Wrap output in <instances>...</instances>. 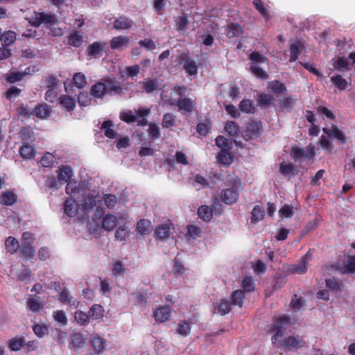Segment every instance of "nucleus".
<instances>
[{
    "label": "nucleus",
    "mask_w": 355,
    "mask_h": 355,
    "mask_svg": "<svg viewBox=\"0 0 355 355\" xmlns=\"http://www.w3.org/2000/svg\"><path fill=\"white\" fill-rule=\"evenodd\" d=\"M291 317L286 314L280 315L274 320L270 329L273 333L271 338L273 345H276L278 338L284 335L286 327L291 324Z\"/></svg>",
    "instance_id": "1"
},
{
    "label": "nucleus",
    "mask_w": 355,
    "mask_h": 355,
    "mask_svg": "<svg viewBox=\"0 0 355 355\" xmlns=\"http://www.w3.org/2000/svg\"><path fill=\"white\" fill-rule=\"evenodd\" d=\"M230 182L231 188L222 190L220 195L221 201L226 205L235 203L239 196V188L241 185V180L238 178H233Z\"/></svg>",
    "instance_id": "2"
},
{
    "label": "nucleus",
    "mask_w": 355,
    "mask_h": 355,
    "mask_svg": "<svg viewBox=\"0 0 355 355\" xmlns=\"http://www.w3.org/2000/svg\"><path fill=\"white\" fill-rule=\"evenodd\" d=\"M35 238L31 232H26L22 235V244L20 249V256L23 259H33L35 250L33 245Z\"/></svg>",
    "instance_id": "3"
},
{
    "label": "nucleus",
    "mask_w": 355,
    "mask_h": 355,
    "mask_svg": "<svg viewBox=\"0 0 355 355\" xmlns=\"http://www.w3.org/2000/svg\"><path fill=\"white\" fill-rule=\"evenodd\" d=\"M262 123L259 120H250L242 132V137L245 141L257 139L263 132Z\"/></svg>",
    "instance_id": "4"
},
{
    "label": "nucleus",
    "mask_w": 355,
    "mask_h": 355,
    "mask_svg": "<svg viewBox=\"0 0 355 355\" xmlns=\"http://www.w3.org/2000/svg\"><path fill=\"white\" fill-rule=\"evenodd\" d=\"M315 155V147L308 145L306 150L299 146H293L291 150V157L295 162H300L302 159H312Z\"/></svg>",
    "instance_id": "5"
},
{
    "label": "nucleus",
    "mask_w": 355,
    "mask_h": 355,
    "mask_svg": "<svg viewBox=\"0 0 355 355\" xmlns=\"http://www.w3.org/2000/svg\"><path fill=\"white\" fill-rule=\"evenodd\" d=\"M305 345V341L300 336H289L275 345L279 348H286L291 351H297Z\"/></svg>",
    "instance_id": "6"
},
{
    "label": "nucleus",
    "mask_w": 355,
    "mask_h": 355,
    "mask_svg": "<svg viewBox=\"0 0 355 355\" xmlns=\"http://www.w3.org/2000/svg\"><path fill=\"white\" fill-rule=\"evenodd\" d=\"M30 22L33 26L38 27L42 24L46 26H51L57 24L59 21L54 14H47L43 12H35L34 17L32 18Z\"/></svg>",
    "instance_id": "7"
},
{
    "label": "nucleus",
    "mask_w": 355,
    "mask_h": 355,
    "mask_svg": "<svg viewBox=\"0 0 355 355\" xmlns=\"http://www.w3.org/2000/svg\"><path fill=\"white\" fill-rule=\"evenodd\" d=\"M166 103L171 106H177L182 114L191 113L196 107V102L190 98H180L177 101L166 100Z\"/></svg>",
    "instance_id": "8"
},
{
    "label": "nucleus",
    "mask_w": 355,
    "mask_h": 355,
    "mask_svg": "<svg viewBox=\"0 0 355 355\" xmlns=\"http://www.w3.org/2000/svg\"><path fill=\"white\" fill-rule=\"evenodd\" d=\"M106 88L107 94L121 95L123 93V89L121 83L114 77L105 76L103 78Z\"/></svg>",
    "instance_id": "9"
},
{
    "label": "nucleus",
    "mask_w": 355,
    "mask_h": 355,
    "mask_svg": "<svg viewBox=\"0 0 355 355\" xmlns=\"http://www.w3.org/2000/svg\"><path fill=\"white\" fill-rule=\"evenodd\" d=\"M322 132L330 139H336L341 144H345L347 143V136L335 124H331L329 128H323Z\"/></svg>",
    "instance_id": "10"
},
{
    "label": "nucleus",
    "mask_w": 355,
    "mask_h": 355,
    "mask_svg": "<svg viewBox=\"0 0 355 355\" xmlns=\"http://www.w3.org/2000/svg\"><path fill=\"white\" fill-rule=\"evenodd\" d=\"M172 309L168 305L162 306L154 311L153 316L158 323L169 321L171 318Z\"/></svg>",
    "instance_id": "11"
},
{
    "label": "nucleus",
    "mask_w": 355,
    "mask_h": 355,
    "mask_svg": "<svg viewBox=\"0 0 355 355\" xmlns=\"http://www.w3.org/2000/svg\"><path fill=\"white\" fill-rule=\"evenodd\" d=\"M45 302L37 295H31L26 302L27 309L33 313H38L43 310Z\"/></svg>",
    "instance_id": "12"
},
{
    "label": "nucleus",
    "mask_w": 355,
    "mask_h": 355,
    "mask_svg": "<svg viewBox=\"0 0 355 355\" xmlns=\"http://www.w3.org/2000/svg\"><path fill=\"white\" fill-rule=\"evenodd\" d=\"M181 64H183V68L189 76H196L198 73V65L189 55H183L181 59Z\"/></svg>",
    "instance_id": "13"
},
{
    "label": "nucleus",
    "mask_w": 355,
    "mask_h": 355,
    "mask_svg": "<svg viewBox=\"0 0 355 355\" xmlns=\"http://www.w3.org/2000/svg\"><path fill=\"white\" fill-rule=\"evenodd\" d=\"M106 88L103 78L92 86L90 94L96 98H103L107 95Z\"/></svg>",
    "instance_id": "14"
},
{
    "label": "nucleus",
    "mask_w": 355,
    "mask_h": 355,
    "mask_svg": "<svg viewBox=\"0 0 355 355\" xmlns=\"http://www.w3.org/2000/svg\"><path fill=\"white\" fill-rule=\"evenodd\" d=\"M17 200V196L12 190L6 191L0 195V203L5 206H12Z\"/></svg>",
    "instance_id": "15"
},
{
    "label": "nucleus",
    "mask_w": 355,
    "mask_h": 355,
    "mask_svg": "<svg viewBox=\"0 0 355 355\" xmlns=\"http://www.w3.org/2000/svg\"><path fill=\"white\" fill-rule=\"evenodd\" d=\"M129 43V37L123 35L116 36L110 41V48L112 49H121L123 47H128Z\"/></svg>",
    "instance_id": "16"
},
{
    "label": "nucleus",
    "mask_w": 355,
    "mask_h": 355,
    "mask_svg": "<svg viewBox=\"0 0 355 355\" xmlns=\"http://www.w3.org/2000/svg\"><path fill=\"white\" fill-rule=\"evenodd\" d=\"M91 345L96 352L100 353L105 349L106 340L104 338L92 334L90 337Z\"/></svg>",
    "instance_id": "17"
},
{
    "label": "nucleus",
    "mask_w": 355,
    "mask_h": 355,
    "mask_svg": "<svg viewBox=\"0 0 355 355\" xmlns=\"http://www.w3.org/2000/svg\"><path fill=\"white\" fill-rule=\"evenodd\" d=\"M279 172L285 177L294 176L297 173V167L291 162L285 163L283 162L280 163Z\"/></svg>",
    "instance_id": "18"
},
{
    "label": "nucleus",
    "mask_w": 355,
    "mask_h": 355,
    "mask_svg": "<svg viewBox=\"0 0 355 355\" xmlns=\"http://www.w3.org/2000/svg\"><path fill=\"white\" fill-rule=\"evenodd\" d=\"M117 223V218L113 214H108L103 218L101 227L105 230L112 231L116 227Z\"/></svg>",
    "instance_id": "19"
},
{
    "label": "nucleus",
    "mask_w": 355,
    "mask_h": 355,
    "mask_svg": "<svg viewBox=\"0 0 355 355\" xmlns=\"http://www.w3.org/2000/svg\"><path fill=\"white\" fill-rule=\"evenodd\" d=\"M334 68L339 71H345L350 69L347 59L345 57H338L332 60Z\"/></svg>",
    "instance_id": "20"
},
{
    "label": "nucleus",
    "mask_w": 355,
    "mask_h": 355,
    "mask_svg": "<svg viewBox=\"0 0 355 355\" xmlns=\"http://www.w3.org/2000/svg\"><path fill=\"white\" fill-rule=\"evenodd\" d=\"M309 252H307L300 259L299 263L294 266L292 268V272L297 274H304L308 269V259Z\"/></svg>",
    "instance_id": "21"
},
{
    "label": "nucleus",
    "mask_w": 355,
    "mask_h": 355,
    "mask_svg": "<svg viewBox=\"0 0 355 355\" xmlns=\"http://www.w3.org/2000/svg\"><path fill=\"white\" fill-rule=\"evenodd\" d=\"M132 24L133 21L130 19L125 16H121L115 19L113 23V27L116 30L128 29Z\"/></svg>",
    "instance_id": "22"
},
{
    "label": "nucleus",
    "mask_w": 355,
    "mask_h": 355,
    "mask_svg": "<svg viewBox=\"0 0 355 355\" xmlns=\"http://www.w3.org/2000/svg\"><path fill=\"white\" fill-rule=\"evenodd\" d=\"M19 152L21 157L25 159H33L36 155L35 149L28 144L22 145Z\"/></svg>",
    "instance_id": "23"
},
{
    "label": "nucleus",
    "mask_w": 355,
    "mask_h": 355,
    "mask_svg": "<svg viewBox=\"0 0 355 355\" xmlns=\"http://www.w3.org/2000/svg\"><path fill=\"white\" fill-rule=\"evenodd\" d=\"M67 38L69 45L74 47H80L83 42V33L75 31L70 33Z\"/></svg>",
    "instance_id": "24"
},
{
    "label": "nucleus",
    "mask_w": 355,
    "mask_h": 355,
    "mask_svg": "<svg viewBox=\"0 0 355 355\" xmlns=\"http://www.w3.org/2000/svg\"><path fill=\"white\" fill-rule=\"evenodd\" d=\"M78 205L73 199H67L64 202V212L69 217H74L78 214Z\"/></svg>",
    "instance_id": "25"
},
{
    "label": "nucleus",
    "mask_w": 355,
    "mask_h": 355,
    "mask_svg": "<svg viewBox=\"0 0 355 355\" xmlns=\"http://www.w3.org/2000/svg\"><path fill=\"white\" fill-rule=\"evenodd\" d=\"M264 216L265 211L263 207L259 205H255L251 211V223L256 224L259 221L262 220Z\"/></svg>",
    "instance_id": "26"
},
{
    "label": "nucleus",
    "mask_w": 355,
    "mask_h": 355,
    "mask_svg": "<svg viewBox=\"0 0 355 355\" xmlns=\"http://www.w3.org/2000/svg\"><path fill=\"white\" fill-rule=\"evenodd\" d=\"M51 113V108L46 105L39 104L36 105L31 112L32 114L35 115L37 118L45 119Z\"/></svg>",
    "instance_id": "27"
},
{
    "label": "nucleus",
    "mask_w": 355,
    "mask_h": 355,
    "mask_svg": "<svg viewBox=\"0 0 355 355\" xmlns=\"http://www.w3.org/2000/svg\"><path fill=\"white\" fill-rule=\"evenodd\" d=\"M105 43H99L94 42L89 44L87 48V54L92 58H97L98 55L103 51Z\"/></svg>",
    "instance_id": "28"
},
{
    "label": "nucleus",
    "mask_w": 355,
    "mask_h": 355,
    "mask_svg": "<svg viewBox=\"0 0 355 355\" xmlns=\"http://www.w3.org/2000/svg\"><path fill=\"white\" fill-rule=\"evenodd\" d=\"M5 248L7 252L12 254L18 251L19 243L15 237L8 236L5 241Z\"/></svg>",
    "instance_id": "29"
},
{
    "label": "nucleus",
    "mask_w": 355,
    "mask_h": 355,
    "mask_svg": "<svg viewBox=\"0 0 355 355\" xmlns=\"http://www.w3.org/2000/svg\"><path fill=\"white\" fill-rule=\"evenodd\" d=\"M59 103L68 112H71L76 107L75 100L68 95H62L59 98Z\"/></svg>",
    "instance_id": "30"
},
{
    "label": "nucleus",
    "mask_w": 355,
    "mask_h": 355,
    "mask_svg": "<svg viewBox=\"0 0 355 355\" xmlns=\"http://www.w3.org/2000/svg\"><path fill=\"white\" fill-rule=\"evenodd\" d=\"M198 215L204 221L209 222L213 217V210L207 205H202L198 209Z\"/></svg>",
    "instance_id": "31"
},
{
    "label": "nucleus",
    "mask_w": 355,
    "mask_h": 355,
    "mask_svg": "<svg viewBox=\"0 0 355 355\" xmlns=\"http://www.w3.org/2000/svg\"><path fill=\"white\" fill-rule=\"evenodd\" d=\"M26 343V340L24 337L16 336L8 341V347L12 351L20 350Z\"/></svg>",
    "instance_id": "32"
},
{
    "label": "nucleus",
    "mask_w": 355,
    "mask_h": 355,
    "mask_svg": "<svg viewBox=\"0 0 355 355\" xmlns=\"http://www.w3.org/2000/svg\"><path fill=\"white\" fill-rule=\"evenodd\" d=\"M268 87L275 94H283L286 92V85L279 80H273L268 83Z\"/></svg>",
    "instance_id": "33"
},
{
    "label": "nucleus",
    "mask_w": 355,
    "mask_h": 355,
    "mask_svg": "<svg viewBox=\"0 0 355 355\" xmlns=\"http://www.w3.org/2000/svg\"><path fill=\"white\" fill-rule=\"evenodd\" d=\"M73 175L70 166H62L58 170V178L59 181L68 182Z\"/></svg>",
    "instance_id": "34"
},
{
    "label": "nucleus",
    "mask_w": 355,
    "mask_h": 355,
    "mask_svg": "<svg viewBox=\"0 0 355 355\" xmlns=\"http://www.w3.org/2000/svg\"><path fill=\"white\" fill-rule=\"evenodd\" d=\"M169 226L164 224L158 225L155 231V236L162 240H166L170 236Z\"/></svg>",
    "instance_id": "35"
},
{
    "label": "nucleus",
    "mask_w": 355,
    "mask_h": 355,
    "mask_svg": "<svg viewBox=\"0 0 355 355\" xmlns=\"http://www.w3.org/2000/svg\"><path fill=\"white\" fill-rule=\"evenodd\" d=\"M151 230L150 221L146 219H141L137 223V230L141 235L148 234Z\"/></svg>",
    "instance_id": "36"
},
{
    "label": "nucleus",
    "mask_w": 355,
    "mask_h": 355,
    "mask_svg": "<svg viewBox=\"0 0 355 355\" xmlns=\"http://www.w3.org/2000/svg\"><path fill=\"white\" fill-rule=\"evenodd\" d=\"M16 40V33L12 31L5 32L1 36V41L3 46H9Z\"/></svg>",
    "instance_id": "37"
},
{
    "label": "nucleus",
    "mask_w": 355,
    "mask_h": 355,
    "mask_svg": "<svg viewBox=\"0 0 355 355\" xmlns=\"http://www.w3.org/2000/svg\"><path fill=\"white\" fill-rule=\"evenodd\" d=\"M331 81L334 86L340 91L345 90L347 88L348 83L341 75L336 74L331 78Z\"/></svg>",
    "instance_id": "38"
},
{
    "label": "nucleus",
    "mask_w": 355,
    "mask_h": 355,
    "mask_svg": "<svg viewBox=\"0 0 355 355\" xmlns=\"http://www.w3.org/2000/svg\"><path fill=\"white\" fill-rule=\"evenodd\" d=\"M103 307L100 304H94L89 311V317L92 320H99L103 316Z\"/></svg>",
    "instance_id": "39"
},
{
    "label": "nucleus",
    "mask_w": 355,
    "mask_h": 355,
    "mask_svg": "<svg viewBox=\"0 0 355 355\" xmlns=\"http://www.w3.org/2000/svg\"><path fill=\"white\" fill-rule=\"evenodd\" d=\"M113 126L112 121L110 120H107L103 121L101 125V129L105 130V135L109 139H114L116 136V132L112 128Z\"/></svg>",
    "instance_id": "40"
},
{
    "label": "nucleus",
    "mask_w": 355,
    "mask_h": 355,
    "mask_svg": "<svg viewBox=\"0 0 355 355\" xmlns=\"http://www.w3.org/2000/svg\"><path fill=\"white\" fill-rule=\"evenodd\" d=\"M71 345L74 348H81L85 343V339L83 335L79 333H73L71 336Z\"/></svg>",
    "instance_id": "41"
},
{
    "label": "nucleus",
    "mask_w": 355,
    "mask_h": 355,
    "mask_svg": "<svg viewBox=\"0 0 355 355\" xmlns=\"http://www.w3.org/2000/svg\"><path fill=\"white\" fill-rule=\"evenodd\" d=\"M300 42L296 41L290 46V58L291 62H295L297 60L299 55L300 54Z\"/></svg>",
    "instance_id": "42"
},
{
    "label": "nucleus",
    "mask_w": 355,
    "mask_h": 355,
    "mask_svg": "<svg viewBox=\"0 0 355 355\" xmlns=\"http://www.w3.org/2000/svg\"><path fill=\"white\" fill-rule=\"evenodd\" d=\"M273 100L274 98L272 95L261 92L259 95L257 101L260 106L267 108L272 104Z\"/></svg>",
    "instance_id": "43"
},
{
    "label": "nucleus",
    "mask_w": 355,
    "mask_h": 355,
    "mask_svg": "<svg viewBox=\"0 0 355 355\" xmlns=\"http://www.w3.org/2000/svg\"><path fill=\"white\" fill-rule=\"evenodd\" d=\"M244 297V293L241 290L234 291L230 297L231 304L241 306L243 305V300Z\"/></svg>",
    "instance_id": "44"
},
{
    "label": "nucleus",
    "mask_w": 355,
    "mask_h": 355,
    "mask_svg": "<svg viewBox=\"0 0 355 355\" xmlns=\"http://www.w3.org/2000/svg\"><path fill=\"white\" fill-rule=\"evenodd\" d=\"M73 83L78 88H84L87 84L86 78L84 73L81 72L76 73L73 76Z\"/></svg>",
    "instance_id": "45"
},
{
    "label": "nucleus",
    "mask_w": 355,
    "mask_h": 355,
    "mask_svg": "<svg viewBox=\"0 0 355 355\" xmlns=\"http://www.w3.org/2000/svg\"><path fill=\"white\" fill-rule=\"evenodd\" d=\"M279 104L282 110H291L295 104V99L292 96L283 97L279 100Z\"/></svg>",
    "instance_id": "46"
},
{
    "label": "nucleus",
    "mask_w": 355,
    "mask_h": 355,
    "mask_svg": "<svg viewBox=\"0 0 355 355\" xmlns=\"http://www.w3.org/2000/svg\"><path fill=\"white\" fill-rule=\"evenodd\" d=\"M218 161L223 164H230L232 162V157L227 149H222L218 155Z\"/></svg>",
    "instance_id": "47"
},
{
    "label": "nucleus",
    "mask_w": 355,
    "mask_h": 355,
    "mask_svg": "<svg viewBox=\"0 0 355 355\" xmlns=\"http://www.w3.org/2000/svg\"><path fill=\"white\" fill-rule=\"evenodd\" d=\"M89 315L82 311H76L74 314L76 321L80 325L85 326L89 322Z\"/></svg>",
    "instance_id": "48"
},
{
    "label": "nucleus",
    "mask_w": 355,
    "mask_h": 355,
    "mask_svg": "<svg viewBox=\"0 0 355 355\" xmlns=\"http://www.w3.org/2000/svg\"><path fill=\"white\" fill-rule=\"evenodd\" d=\"M175 116L172 113H166L163 116L162 126L163 128H168L176 125Z\"/></svg>",
    "instance_id": "49"
},
{
    "label": "nucleus",
    "mask_w": 355,
    "mask_h": 355,
    "mask_svg": "<svg viewBox=\"0 0 355 355\" xmlns=\"http://www.w3.org/2000/svg\"><path fill=\"white\" fill-rule=\"evenodd\" d=\"M55 162V156L49 152H45L40 159V164L43 167H51Z\"/></svg>",
    "instance_id": "50"
},
{
    "label": "nucleus",
    "mask_w": 355,
    "mask_h": 355,
    "mask_svg": "<svg viewBox=\"0 0 355 355\" xmlns=\"http://www.w3.org/2000/svg\"><path fill=\"white\" fill-rule=\"evenodd\" d=\"M148 135L153 141L159 139L161 133L159 126L156 123H150L148 129Z\"/></svg>",
    "instance_id": "51"
},
{
    "label": "nucleus",
    "mask_w": 355,
    "mask_h": 355,
    "mask_svg": "<svg viewBox=\"0 0 355 355\" xmlns=\"http://www.w3.org/2000/svg\"><path fill=\"white\" fill-rule=\"evenodd\" d=\"M227 31L230 37H239L243 32L241 26L234 23L229 24Z\"/></svg>",
    "instance_id": "52"
},
{
    "label": "nucleus",
    "mask_w": 355,
    "mask_h": 355,
    "mask_svg": "<svg viewBox=\"0 0 355 355\" xmlns=\"http://www.w3.org/2000/svg\"><path fill=\"white\" fill-rule=\"evenodd\" d=\"M189 19L187 16H179L175 20V29L178 31L184 32L187 28Z\"/></svg>",
    "instance_id": "53"
},
{
    "label": "nucleus",
    "mask_w": 355,
    "mask_h": 355,
    "mask_svg": "<svg viewBox=\"0 0 355 355\" xmlns=\"http://www.w3.org/2000/svg\"><path fill=\"white\" fill-rule=\"evenodd\" d=\"M327 286L332 291L338 293L340 291L343 284L335 278L327 279L325 280Z\"/></svg>",
    "instance_id": "54"
},
{
    "label": "nucleus",
    "mask_w": 355,
    "mask_h": 355,
    "mask_svg": "<svg viewBox=\"0 0 355 355\" xmlns=\"http://www.w3.org/2000/svg\"><path fill=\"white\" fill-rule=\"evenodd\" d=\"M177 331L183 336H188L191 331L190 324L186 320H181L178 324Z\"/></svg>",
    "instance_id": "55"
},
{
    "label": "nucleus",
    "mask_w": 355,
    "mask_h": 355,
    "mask_svg": "<svg viewBox=\"0 0 355 355\" xmlns=\"http://www.w3.org/2000/svg\"><path fill=\"white\" fill-rule=\"evenodd\" d=\"M140 72V67L139 65L135 64L133 66L127 67L125 73L121 74V78L125 79V77H135L137 76Z\"/></svg>",
    "instance_id": "56"
},
{
    "label": "nucleus",
    "mask_w": 355,
    "mask_h": 355,
    "mask_svg": "<svg viewBox=\"0 0 355 355\" xmlns=\"http://www.w3.org/2000/svg\"><path fill=\"white\" fill-rule=\"evenodd\" d=\"M217 309L218 313L221 315H225L231 311V304L226 300H221L217 306Z\"/></svg>",
    "instance_id": "57"
},
{
    "label": "nucleus",
    "mask_w": 355,
    "mask_h": 355,
    "mask_svg": "<svg viewBox=\"0 0 355 355\" xmlns=\"http://www.w3.org/2000/svg\"><path fill=\"white\" fill-rule=\"evenodd\" d=\"M34 334L39 338H42L49 333V328L42 324H36L33 327Z\"/></svg>",
    "instance_id": "58"
},
{
    "label": "nucleus",
    "mask_w": 355,
    "mask_h": 355,
    "mask_svg": "<svg viewBox=\"0 0 355 355\" xmlns=\"http://www.w3.org/2000/svg\"><path fill=\"white\" fill-rule=\"evenodd\" d=\"M225 130L231 136H236L239 133V126L238 124L232 121H229L225 125Z\"/></svg>",
    "instance_id": "59"
},
{
    "label": "nucleus",
    "mask_w": 355,
    "mask_h": 355,
    "mask_svg": "<svg viewBox=\"0 0 355 355\" xmlns=\"http://www.w3.org/2000/svg\"><path fill=\"white\" fill-rule=\"evenodd\" d=\"M143 87L146 93H152L158 89V81L156 78L146 80L144 82Z\"/></svg>",
    "instance_id": "60"
},
{
    "label": "nucleus",
    "mask_w": 355,
    "mask_h": 355,
    "mask_svg": "<svg viewBox=\"0 0 355 355\" xmlns=\"http://www.w3.org/2000/svg\"><path fill=\"white\" fill-rule=\"evenodd\" d=\"M20 132L22 138L25 141H33L34 132L33 128L30 126H23L21 128Z\"/></svg>",
    "instance_id": "61"
},
{
    "label": "nucleus",
    "mask_w": 355,
    "mask_h": 355,
    "mask_svg": "<svg viewBox=\"0 0 355 355\" xmlns=\"http://www.w3.org/2000/svg\"><path fill=\"white\" fill-rule=\"evenodd\" d=\"M329 137L326 135H322L320 139V144L321 147L328 151L331 152L334 150V144L330 141Z\"/></svg>",
    "instance_id": "62"
},
{
    "label": "nucleus",
    "mask_w": 355,
    "mask_h": 355,
    "mask_svg": "<svg viewBox=\"0 0 355 355\" xmlns=\"http://www.w3.org/2000/svg\"><path fill=\"white\" fill-rule=\"evenodd\" d=\"M279 214L281 217L291 218L294 214L293 207L286 204L281 207Z\"/></svg>",
    "instance_id": "63"
},
{
    "label": "nucleus",
    "mask_w": 355,
    "mask_h": 355,
    "mask_svg": "<svg viewBox=\"0 0 355 355\" xmlns=\"http://www.w3.org/2000/svg\"><path fill=\"white\" fill-rule=\"evenodd\" d=\"M239 109L243 112H253L254 107L252 106V102L250 99L242 100L239 103Z\"/></svg>",
    "instance_id": "64"
}]
</instances>
